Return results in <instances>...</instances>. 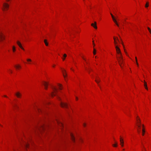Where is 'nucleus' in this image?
Returning a JSON list of instances; mask_svg holds the SVG:
<instances>
[{
    "mask_svg": "<svg viewBox=\"0 0 151 151\" xmlns=\"http://www.w3.org/2000/svg\"><path fill=\"white\" fill-rule=\"evenodd\" d=\"M119 56L118 57V59H121V60H123V58L122 57V53L118 54Z\"/></svg>",
    "mask_w": 151,
    "mask_h": 151,
    "instance_id": "nucleus-13",
    "label": "nucleus"
},
{
    "mask_svg": "<svg viewBox=\"0 0 151 151\" xmlns=\"http://www.w3.org/2000/svg\"><path fill=\"white\" fill-rule=\"evenodd\" d=\"M117 60L119 65H120L121 68H122L123 67L122 64H124L123 62V60L118 59Z\"/></svg>",
    "mask_w": 151,
    "mask_h": 151,
    "instance_id": "nucleus-3",
    "label": "nucleus"
},
{
    "mask_svg": "<svg viewBox=\"0 0 151 151\" xmlns=\"http://www.w3.org/2000/svg\"><path fill=\"white\" fill-rule=\"evenodd\" d=\"M58 86H59V88L61 90L62 89V88H61V87L62 86V85L60 84H58Z\"/></svg>",
    "mask_w": 151,
    "mask_h": 151,
    "instance_id": "nucleus-31",
    "label": "nucleus"
},
{
    "mask_svg": "<svg viewBox=\"0 0 151 151\" xmlns=\"http://www.w3.org/2000/svg\"><path fill=\"white\" fill-rule=\"evenodd\" d=\"M114 43L115 45H116L117 43V42H116V41H114Z\"/></svg>",
    "mask_w": 151,
    "mask_h": 151,
    "instance_id": "nucleus-35",
    "label": "nucleus"
},
{
    "mask_svg": "<svg viewBox=\"0 0 151 151\" xmlns=\"http://www.w3.org/2000/svg\"><path fill=\"white\" fill-rule=\"evenodd\" d=\"M144 86H145V88L147 89V90H148V88L147 86V84L146 82L145 81H144Z\"/></svg>",
    "mask_w": 151,
    "mask_h": 151,
    "instance_id": "nucleus-20",
    "label": "nucleus"
},
{
    "mask_svg": "<svg viewBox=\"0 0 151 151\" xmlns=\"http://www.w3.org/2000/svg\"><path fill=\"white\" fill-rule=\"evenodd\" d=\"M148 6H149V2H147L146 3V4H145V7L146 8H147L148 7Z\"/></svg>",
    "mask_w": 151,
    "mask_h": 151,
    "instance_id": "nucleus-26",
    "label": "nucleus"
},
{
    "mask_svg": "<svg viewBox=\"0 0 151 151\" xmlns=\"http://www.w3.org/2000/svg\"><path fill=\"white\" fill-rule=\"evenodd\" d=\"M83 126H84V127H85L86 126V124H85V123H84L83 124Z\"/></svg>",
    "mask_w": 151,
    "mask_h": 151,
    "instance_id": "nucleus-38",
    "label": "nucleus"
},
{
    "mask_svg": "<svg viewBox=\"0 0 151 151\" xmlns=\"http://www.w3.org/2000/svg\"><path fill=\"white\" fill-rule=\"evenodd\" d=\"M62 71L63 73V75L65 78L67 76V74L66 73V71L64 69H62Z\"/></svg>",
    "mask_w": 151,
    "mask_h": 151,
    "instance_id": "nucleus-8",
    "label": "nucleus"
},
{
    "mask_svg": "<svg viewBox=\"0 0 151 151\" xmlns=\"http://www.w3.org/2000/svg\"><path fill=\"white\" fill-rule=\"evenodd\" d=\"M93 46L94 47L95 46V44L94 43V41H93Z\"/></svg>",
    "mask_w": 151,
    "mask_h": 151,
    "instance_id": "nucleus-41",
    "label": "nucleus"
},
{
    "mask_svg": "<svg viewBox=\"0 0 151 151\" xmlns=\"http://www.w3.org/2000/svg\"><path fill=\"white\" fill-rule=\"evenodd\" d=\"M43 84L45 87V88L46 89H47L48 86L47 83L46 82H44L43 83Z\"/></svg>",
    "mask_w": 151,
    "mask_h": 151,
    "instance_id": "nucleus-16",
    "label": "nucleus"
},
{
    "mask_svg": "<svg viewBox=\"0 0 151 151\" xmlns=\"http://www.w3.org/2000/svg\"><path fill=\"white\" fill-rule=\"evenodd\" d=\"M65 58H63V60H65Z\"/></svg>",
    "mask_w": 151,
    "mask_h": 151,
    "instance_id": "nucleus-45",
    "label": "nucleus"
},
{
    "mask_svg": "<svg viewBox=\"0 0 151 151\" xmlns=\"http://www.w3.org/2000/svg\"><path fill=\"white\" fill-rule=\"evenodd\" d=\"M142 135H144V133L145 132V129H144V125L143 124L142 125Z\"/></svg>",
    "mask_w": 151,
    "mask_h": 151,
    "instance_id": "nucleus-18",
    "label": "nucleus"
},
{
    "mask_svg": "<svg viewBox=\"0 0 151 151\" xmlns=\"http://www.w3.org/2000/svg\"><path fill=\"white\" fill-rule=\"evenodd\" d=\"M97 79L95 80L96 82L98 84L99 82L100 81V79L99 78H97Z\"/></svg>",
    "mask_w": 151,
    "mask_h": 151,
    "instance_id": "nucleus-22",
    "label": "nucleus"
},
{
    "mask_svg": "<svg viewBox=\"0 0 151 151\" xmlns=\"http://www.w3.org/2000/svg\"><path fill=\"white\" fill-rule=\"evenodd\" d=\"M15 106H16V107H17V105H15Z\"/></svg>",
    "mask_w": 151,
    "mask_h": 151,
    "instance_id": "nucleus-52",
    "label": "nucleus"
},
{
    "mask_svg": "<svg viewBox=\"0 0 151 151\" xmlns=\"http://www.w3.org/2000/svg\"><path fill=\"white\" fill-rule=\"evenodd\" d=\"M7 1H9V0H6Z\"/></svg>",
    "mask_w": 151,
    "mask_h": 151,
    "instance_id": "nucleus-51",
    "label": "nucleus"
},
{
    "mask_svg": "<svg viewBox=\"0 0 151 151\" xmlns=\"http://www.w3.org/2000/svg\"><path fill=\"white\" fill-rule=\"evenodd\" d=\"M9 7V5L7 3H4L3 4V8H2L3 10H6L8 9Z\"/></svg>",
    "mask_w": 151,
    "mask_h": 151,
    "instance_id": "nucleus-2",
    "label": "nucleus"
},
{
    "mask_svg": "<svg viewBox=\"0 0 151 151\" xmlns=\"http://www.w3.org/2000/svg\"><path fill=\"white\" fill-rule=\"evenodd\" d=\"M71 69L73 71H74V70H73L72 69V68H71Z\"/></svg>",
    "mask_w": 151,
    "mask_h": 151,
    "instance_id": "nucleus-49",
    "label": "nucleus"
},
{
    "mask_svg": "<svg viewBox=\"0 0 151 151\" xmlns=\"http://www.w3.org/2000/svg\"><path fill=\"white\" fill-rule=\"evenodd\" d=\"M13 51L14 52L15 51L16 49L14 46H13L12 47Z\"/></svg>",
    "mask_w": 151,
    "mask_h": 151,
    "instance_id": "nucleus-28",
    "label": "nucleus"
},
{
    "mask_svg": "<svg viewBox=\"0 0 151 151\" xmlns=\"http://www.w3.org/2000/svg\"><path fill=\"white\" fill-rule=\"evenodd\" d=\"M149 32H150V33L151 34V30H150L149 31Z\"/></svg>",
    "mask_w": 151,
    "mask_h": 151,
    "instance_id": "nucleus-42",
    "label": "nucleus"
},
{
    "mask_svg": "<svg viewBox=\"0 0 151 151\" xmlns=\"http://www.w3.org/2000/svg\"><path fill=\"white\" fill-rule=\"evenodd\" d=\"M115 48L116 49V50L117 53L118 54H119L121 53L120 49L117 46H116Z\"/></svg>",
    "mask_w": 151,
    "mask_h": 151,
    "instance_id": "nucleus-7",
    "label": "nucleus"
},
{
    "mask_svg": "<svg viewBox=\"0 0 151 151\" xmlns=\"http://www.w3.org/2000/svg\"><path fill=\"white\" fill-rule=\"evenodd\" d=\"M117 40H118V38H117Z\"/></svg>",
    "mask_w": 151,
    "mask_h": 151,
    "instance_id": "nucleus-53",
    "label": "nucleus"
},
{
    "mask_svg": "<svg viewBox=\"0 0 151 151\" xmlns=\"http://www.w3.org/2000/svg\"><path fill=\"white\" fill-rule=\"evenodd\" d=\"M76 99L77 100H78V98L77 97H76Z\"/></svg>",
    "mask_w": 151,
    "mask_h": 151,
    "instance_id": "nucleus-43",
    "label": "nucleus"
},
{
    "mask_svg": "<svg viewBox=\"0 0 151 151\" xmlns=\"http://www.w3.org/2000/svg\"><path fill=\"white\" fill-rule=\"evenodd\" d=\"M58 98L59 99H60V98H59V97H58Z\"/></svg>",
    "mask_w": 151,
    "mask_h": 151,
    "instance_id": "nucleus-46",
    "label": "nucleus"
},
{
    "mask_svg": "<svg viewBox=\"0 0 151 151\" xmlns=\"http://www.w3.org/2000/svg\"><path fill=\"white\" fill-rule=\"evenodd\" d=\"M89 69H90V70H91V68H89Z\"/></svg>",
    "mask_w": 151,
    "mask_h": 151,
    "instance_id": "nucleus-56",
    "label": "nucleus"
},
{
    "mask_svg": "<svg viewBox=\"0 0 151 151\" xmlns=\"http://www.w3.org/2000/svg\"><path fill=\"white\" fill-rule=\"evenodd\" d=\"M95 58H97V56H96L95 57Z\"/></svg>",
    "mask_w": 151,
    "mask_h": 151,
    "instance_id": "nucleus-48",
    "label": "nucleus"
},
{
    "mask_svg": "<svg viewBox=\"0 0 151 151\" xmlns=\"http://www.w3.org/2000/svg\"><path fill=\"white\" fill-rule=\"evenodd\" d=\"M9 71H10V73H12V71L11 70H9Z\"/></svg>",
    "mask_w": 151,
    "mask_h": 151,
    "instance_id": "nucleus-37",
    "label": "nucleus"
},
{
    "mask_svg": "<svg viewBox=\"0 0 151 151\" xmlns=\"http://www.w3.org/2000/svg\"><path fill=\"white\" fill-rule=\"evenodd\" d=\"M137 125H141L140 119L138 118V116L137 117Z\"/></svg>",
    "mask_w": 151,
    "mask_h": 151,
    "instance_id": "nucleus-12",
    "label": "nucleus"
},
{
    "mask_svg": "<svg viewBox=\"0 0 151 151\" xmlns=\"http://www.w3.org/2000/svg\"><path fill=\"white\" fill-rule=\"evenodd\" d=\"M53 67H54L55 66V65H54L53 66Z\"/></svg>",
    "mask_w": 151,
    "mask_h": 151,
    "instance_id": "nucleus-50",
    "label": "nucleus"
},
{
    "mask_svg": "<svg viewBox=\"0 0 151 151\" xmlns=\"http://www.w3.org/2000/svg\"><path fill=\"white\" fill-rule=\"evenodd\" d=\"M82 57L84 60L85 61H86V59L85 58H84L83 56Z\"/></svg>",
    "mask_w": 151,
    "mask_h": 151,
    "instance_id": "nucleus-39",
    "label": "nucleus"
},
{
    "mask_svg": "<svg viewBox=\"0 0 151 151\" xmlns=\"http://www.w3.org/2000/svg\"><path fill=\"white\" fill-rule=\"evenodd\" d=\"M0 126H2L1 125V124H0Z\"/></svg>",
    "mask_w": 151,
    "mask_h": 151,
    "instance_id": "nucleus-55",
    "label": "nucleus"
},
{
    "mask_svg": "<svg viewBox=\"0 0 151 151\" xmlns=\"http://www.w3.org/2000/svg\"><path fill=\"white\" fill-rule=\"evenodd\" d=\"M57 122L58 124H59V125L61 127H62L63 126V124L62 123L58 121H57Z\"/></svg>",
    "mask_w": 151,
    "mask_h": 151,
    "instance_id": "nucleus-19",
    "label": "nucleus"
},
{
    "mask_svg": "<svg viewBox=\"0 0 151 151\" xmlns=\"http://www.w3.org/2000/svg\"><path fill=\"white\" fill-rule=\"evenodd\" d=\"M120 145L121 146L123 147L124 146V141L123 139H122L121 137L120 138Z\"/></svg>",
    "mask_w": 151,
    "mask_h": 151,
    "instance_id": "nucleus-11",
    "label": "nucleus"
},
{
    "mask_svg": "<svg viewBox=\"0 0 151 151\" xmlns=\"http://www.w3.org/2000/svg\"><path fill=\"white\" fill-rule=\"evenodd\" d=\"M145 151H146V150H145Z\"/></svg>",
    "mask_w": 151,
    "mask_h": 151,
    "instance_id": "nucleus-57",
    "label": "nucleus"
},
{
    "mask_svg": "<svg viewBox=\"0 0 151 151\" xmlns=\"http://www.w3.org/2000/svg\"><path fill=\"white\" fill-rule=\"evenodd\" d=\"M17 43L21 48L23 50H24V49L22 46L21 43L19 41H17Z\"/></svg>",
    "mask_w": 151,
    "mask_h": 151,
    "instance_id": "nucleus-9",
    "label": "nucleus"
},
{
    "mask_svg": "<svg viewBox=\"0 0 151 151\" xmlns=\"http://www.w3.org/2000/svg\"><path fill=\"white\" fill-rule=\"evenodd\" d=\"M52 89L53 91L51 93L50 95L52 97H53L56 95L58 92V89L55 87H52Z\"/></svg>",
    "mask_w": 151,
    "mask_h": 151,
    "instance_id": "nucleus-1",
    "label": "nucleus"
},
{
    "mask_svg": "<svg viewBox=\"0 0 151 151\" xmlns=\"http://www.w3.org/2000/svg\"><path fill=\"white\" fill-rule=\"evenodd\" d=\"M37 110L38 111H39V112L40 111H41V109H40V108H37Z\"/></svg>",
    "mask_w": 151,
    "mask_h": 151,
    "instance_id": "nucleus-34",
    "label": "nucleus"
},
{
    "mask_svg": "<svg viewBox=\"0 0 151 151\" xmlns=\"http://www.w3.org/2000/svg\"><path fill=\"white\" fill-rule=\"evenodd\" d=\"M24 147L26 149H27V148H28L29 147V145L27 143L25 142L24 143Z\"/></svg>",
    "mask_w": 151,
    "mask_h": 151,
    "instance_id": "nucleus-14",
    "label": "nucleus"
},
{
    "mask_svg": "<svg viewBox=\"0 0 151 151\" xmlns=\"http://www.w3.org/2000/svg\"><path fill=\"white\" fill-rule=\"evenodd\" d=\"M138 132H140V131L138 129Z\"/></svg>",
    "mask_w": 151,
    "mask_h": 151,
    "instance_id": "nucleus-47",
    "label": "nucleus"
},
{
    "mask_svg": "<svg viewBox=\"0 0 151 151\" xmlns=\"http://www.w3.org/2000/svg\"><path fill=\"white\" fill-rule=\"evenodd\" d=\"M27 60L28 62H31L32 61V60L31 59H27Z\"/></svg>",
    "mask_w": 151,
    "mask_h": 151,
    "instance_id": "nucleus-30",
    "label": "nucleus"
},
{
    "mask_svg": "<svg viewBox=\"0 0 151 151\" xmlns=\"http://www.w3.org/2000/svg\"><path fill=\"white\" fill-rule=\"evenodd\" d=\"M96 49L94 48L93 49V54L94 55H96Z\"/></svg>",
    "mask_w": 151,
    "mask_h": 151,
    "instance_id": "nucleus-27",
    "label": "nucleus"
},
{
    "mask_svg": "<svg viewBox=\"0 0 151 151\" xmlns=\"http://www.w3.org/2000/svg\"><path fill=\"white\" fill-rule=\"evenodd\" d=\"M135 59H136V61L137 64V66H138V64L137 62V57H135Z\"/></svg>",
    "mask_w": 151,
    "mask_h": 151,
    "instance_id": "nucleus-32",
    "label": "nucleus"
},
{
    "mask_svg": "<svg viewBox=\"0 0 151 151\" xmlns=\"http://www.w3.org/2000/svg\"><path fill=\"white\" fill-rule=\"evenodd\" d=\"M147 29L149 31L150 30H151L150 28L149 27H147Z\"/></svg>",
    "mask_w": 151,
    "mask_h": 151,
    "instance_id": "nucleus-36",
    "label": "nucleus"
},
{
    "mask_svg": "<svg viewBox=\"0 0 151 151\" xmlns=\"http://www.w3.org/2000/svg\"><path fill=\"white\" fill-rule=\"evenodd\" d=\"M138 128V129H140L141 128V125H137Z\"/></svg>",
    "mask_w": 151,
    "mask_h": 151,
    "instance_id": "nucleus-29",
    "label": "nucleus"
},
{
    "mask_svg": "<svg viewBox=\"0 0 151 151\" xmlns=\"http://www.w3.org/2000/svg\"><path fill=\"white\" fill-rule=\"evenodd\" d=\"M16 96L18 98H21L22 96V94L19 92H17L15 93Z\"/></svg>",
    "mask_w": 151,
    "mask_h": 151,
    "instance_id": "nucleus-6",
    "label": "nucleus"
},
{
    "mask_svg": "<svg viewBox=\"0 0 151 151\" xmlns=\"http://www.w3.org/2000/svg\"><path fill=\"white\" fill-rule=\"evenodd\" d=\"M4 39V36L1 34H0V40H2Z\"/></svg>",
    "mask_w": 151,
    "mask_h": 151,
    "instance_id": "nucleus-21",
    "label": "nucleus"
},
{
    "mask_svg": "<svg viewBox=\"0 0 151 151\" xmlns=\"http://www.w3.org/2000/svg\"><path fill=\"white\" fill-rule=\"evenodd\" d=\"M145 151H146V150H145Z\"/></svg>",
    "mask_w": 151,
    "mask_h": 151,
    "instance_id": "nucleus-58",
    "label": "nucleus"
},
{
    "mask_svg": "<svg viewBox=\"0 0 151 151\" xmlns=\"http://www.w3.org/2000/svg\"><path fill=\"white\" fill-rule=\"evenodd\" d=\"M91 25L95 29H97V27L96 26V22H94V24L92 23L91 24Z\"/></svg>",
    "mask_w": 151,
    "mask_h": 151,
    "instance_id": "nucleus-10",
    "label": "nucleus"
},
{
    "mask_svg": "<svg viewBox=\"0 0 151 151\" xmlns=\"http://www.w3.org/2000/svg\"><path fill=\"white\" fill-rule=\"evenodd\" d=\"M61 106L63 108H68V105L67 104L65 103L61 102L60 103Z\"/></svg>",
    "mask_w": 151,
    "mask_h": 151,
    "instance_id": "nucleus-4",
    "label": "nucleus"
},
{
    "mask_svg": "<svg viewBox=\"0 0 151 151\" xmlns=\"http://www.w3.org/2000/svg\"><path fill=\"white\" fill-rule=\"evenodd\" d=\"M45 129V127L43 126H42L41 127H39L38 128V130H39L40 131H41L42 130H43Z\"/></svg>",
    "mask_w": 151,
    "mask_h": 151,
    "instance_id": "nucleus-17",
    "label": "nucleus"
},
{
    "mask_svg": "<svg viewBox=\"0 0 151 151\" xmlns=\"http://www.w3.org/2000/svg\"><path fill=\"white\" fill-rule=\"evenodd\" d=\"M114 41H116V38L115 37H114Z\"/></svg>",
    "mask_w": 151,
    "mask_h": 151,
    "instance_id": "nucleus-40",
    "label": "nucleus"
},
{
    "mask_svg": "<svg viewBox=\"0 0 151 151\" xmlns=\"http://www.w3.org/2000/svg\"><path fill=\"white\" fill-rule=\"evenodd\" d=\"M70 135L71 138L72 140L74 142L75 139V137H74L73 134L72 133H70Z\"/></svg>",
    "mask_w": 151,
    "mask_h": 151,
    "instance_id": "nucleus-15",
    "label": "nucleus"
},
{
    "mask_svg": "<svg viewBox=\"0 0 151 151\" xmlns=\"http://www.w3.org/2000/svg\"><path fill=\"white\" fill-rule=\"evenodd\" d=\"M124 149H123V151H124Z\"/></svg>",
    "mask_w": 151,
    "mask_h": 151,
    "instance_id": "nucleus-54",
    "label": "nucleus"
},
{
    "mask_svg": "<svg viewBox=\"0 0 151 151\" xmlns=\"http://www.w3.org/2000/svg\"><path fill=\"white\" fill-rule=\"evenodd\" d=\"M44 43L45 45L46 46H47L48 45V42H47V40H44Z\"/></svg>",
    "mask_w": 151,
    "mask_h": 151,
    "instance_id": "nucleus-24",
    "label": "nucleus"
},
{
    "mask_svg": "<svg viewBox=\"0 0 151 151\" xmlns=\"http://www.w3.org/2000/svg\"><path fill=\"white\" fill-rule=\"evenodd\" d=\"M110 14L111 15V16L113 20L114 21V22L116 24V25L117 26L119 27V25L117 24V21H116V19H115L114 16L111 13H110Z\"/></svg>",
    "mask_w": 151,
    "mask_h": 151,
    "instance_id": "nucleus-5",
    "label": "nucleus"
},
{
    "mask_svg": "<svg viewBox=\"0 0 151 151\" xmlns=\"http://www.w3.org/2000/svg\"><path fill=\"white\" fill-rule=\"evenodd\" d=\"M4 97H7V96H6V95H4Z\"/></svg>",
    "mask_w": 151,
    "mask_h": 151,
    "instance_id": "nucleus-44",
    "label": "nucleus"
},
{
    "mask_svg": "<svg viewBox=\"0 0 151 151\" xmlns=\"http://www.w3.org/2000/svg\"><path fill=\"white\" fill-rule=\"evenodd\" d=\"M63 57L64 58H66V57H67V55L66 54H65L63 55Z\"/></svg>",
    "mask_w": 151,
    "mask_h": 151,
    "instance_id": "nucleus-33",
    "label": "nucleus"
},
{
    "mask_svg": "<svg viewBox=\"0 0 151 151\" xmlns=\"http://www.w3.org/2000/svg\"><path fill=\"white\" fill-rule=\"evenodd\" d=\"M15 67L17 69H18L21 68V66L19 65H16L15 66Z\"/></svg>",
    "mask_w": 151,
    "mask_h": 151,
    "instance_id": "nucleus-23",
    "label": "nucleus"
},
{
    "mask_svg": "<svg viewBox=\"0 0 151 151\" xmlns=\"http://www.w3.org/2000/svg\"><path fill=\"white\" fill-rule=\"evenodd\" d=\"M112 145L113 146H114V147H116L117 145V142H115V144H113Z\"/></svg>",
    "mask_w": 151,
    "mask_h": 151,
    "instance_id": "nucleus-25",
    "label": "nucleus"
}]
</instances>
